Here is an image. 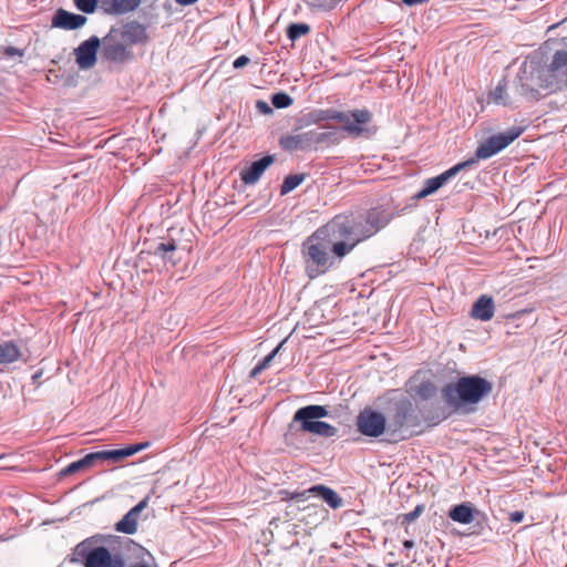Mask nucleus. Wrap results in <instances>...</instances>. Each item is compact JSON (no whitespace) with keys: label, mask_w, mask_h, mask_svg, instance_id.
<instances>
[{"label":"nucleus","mask_w":567,"mask_h":567,"mask_svg":"<svg viewBox=\"0 0 567 567\" xmlns=\"http://www.w3.org/2000/svg\"><path fill=\"white\" fill-rule=\"evenodd\" d=\"M75 555L82 560L84 567H126L122 554L111 551L104 546H94L91 538L76 545ZM127 567H157L151 559H138Z\"/></svg>","instance_id":"39448f33"},{"label":"nucleus","mask_w":567,"mask_h":567,"mask_svg":"<svg viewBox=\"0 0 567 567\" xmlns=\"http://www.w3.org/2000/svg\"><path fill=\"white\" fill-rule=\"evenodd\" d=\"M403 547L406 548V549H411L414 547V542L413 540H410V539H406L403 542Z\"/></svg>","instance_id":"a18cd8bd"},{"label":"nucleus","mask_w":567,"mask_h":567,"mask_svg":"<svg viewBox=\"0 0 567 567\" xmlns=\"http://www.w3.org/2000/svg\"><path fill=\"white\" fill-rule=\"evenodd\" d=\"M262 114H271L274 109H260Z\"/></svg>","instance_id":"de8ad7c7"},{"label":"nucleus","mask_w":567,"mask_h":567,"mask_svg":"<svg viewBox=\"0 0 567 567\" xmlns=\"http://www.w3.org/2000/svg\"><path fill=\"white\" fill-rule=\"evenodd\" d=\"M423 508L422 506H416L412 512H409L406 514L402 515V524H411L413 520H415L420 514L422 513Z\"/></svg>","instance_id":"2f4dec72"},{"label":"nucleus","mask_w":567,"mask_h":567,"mask_svg":"<svg viewBox=\"0 0 567 567\" xmlns=\"http://www.w3.org/2000/svg\"><path fill=\"white\" fill-rule=\"evenodd\" d=\"M83 468H84V466H83L81 460H79V461H75V462H72L71 464H69L63 470V474L70 475V474L76 473Z\"/></svg>","instance_id":"473e14b6"},{"label":"nucleus","mask_w":567,"mask_h":567,"mask_svg":"<svg viewBox=\"0 0 567 567\" xmlns=\"http://www.w3.org/2000/svg\"><path fill=\"white\" fill-rule=\"evenodd\" d=\"M523 312H524V311L515 312V313H513L511 317H512V318L517 319V318H519V317H520V315H522Z\"/></svg>","instance_id":"09e8293b"},{"label":"nucleus","mask_w":567,"mask_h":567,"mask_svg":"<svg viewBox=\"0 0 567 567\" xmlns=\"http://www.w3.org/2000/svg\"><path fill=\"white\" fill-rule=\"evenodd\" d=\"M95 456L97 461H106L109 460V451H97L95 452Z\"/></svg>","instance_id":"ea45409f"},{"label":"nucleus","mask_w":567,"mask_h":567,"mask_svg":"<svg viewBox=\"0 0 567 567\" xmlns=\"http://www.w3.org/2000/svg\"><path fill=\"white\" fill-rule=\"evenodd\" d=\"M567 66V51L558 50L554 53L551 62L549 64V70L551 72H556Z\"/></svg>","instance_id":"a878e982"},{"label":"nucleus","mask_w":567,"mask_h":567,"mask_svg":"<svg viewBox=\"0 0 567 567\" xmlns=\"http://www.w3.org/2000/svg\"><path fill=\"white\" fill-rule=\"evenodd\" d=\"M305 3L311 9L326 8L327 0H303Z\"/></svg>","instance_id":"f704fd0d"},{"label":"nucleus","mask_w":567,"mask_h":567,"mask_svg":"<svg viewBox=\"0 0 567 567\" xmlns=\"http://www.w3.org/2000/svg\"><path fill=\"white\" fill-rule=\"evenodd\" d=\"M272 155L264 156L262 158L254 162L250 166L240 172V179L245 184H255L264 174V172L274 163Z\"/></svg>","instance_id":"2eb2a0df"},{"label":"nucleus","mask_w":567,"mask_h":567,"mask_svg":"<svg viewBox=\"0 0 567 567\" xmlns=\"http://www.w3.org/2000/svg\"><path fill=\"white\" fill-rule=\"evenodd\" d=\"M528 127V123L522 120L518 124H515L507 128L505 132H501L487 137L484 142H482L475 151V157L468 161L458 163L453 167L449 168L444 173L427 178L424 182L423 188L415 195L417 199L425 198L426 196L435 193L439 188H441L450 178L455 176L458 172H461L464 167L476 163L478 159H487L508 145H511L514 141H516Z\"/></svg>","instance_id":"f03ea898"},{"label":"nucleus","mask_w":567,"mask_h":567,"mask_svg":"<svg viewBox=\"0 0 567 567\" xmlns=\"http://www.w3.org/2000/svg\"><path fill=\"white\" fill-rule=\"evenodd\" d=\"M40 375H41V373L39 372V373H35L32 378L35 381V380H39Z\"/></svg>","instance_id":"8fccbe9b"},{"label":"nucleus","mask_w":567,"mask_h":567,"mask_svg":"<svg viewBox=\"0 0 567 567\" xmlns=\"http://www.w3.org/2000/svg\"><path fill=\"white\" fill-rule=\"evenodd\" d=\"M255 106H269V105L266 101L258 100V101H256Z\"/></svg>","instance_id":"49530a36"},{"label":"nucleus","mask_w":567,"mask_h":567,"mask_svg":"<svg viewBox=\"0 0 567 567\" xmlns=\"http://www.w3.org/2000/svg\"><path fill=\"white\" fill-rule=\"evenodd\" d=\"M302 136L296 135V136H284L280 140V144L285 150L293 151L298 148H302Z\"/></svg>","instance_id":"bb28decb"},{"label":"nucleus","mask_w":567,"mask_h":567,"mask_svg":"<svg viewBox=\"0 0 567 567\" xmlns=\"http://www.w3.org/2000/svg\"><path fill=\"white\" fill-rule=\"evenodd\" d=\"M475 514H477V509L470 502L455 505L449 511V517L460 524H471Z\"/></svg>","instance_id":"f3484780"},{"label":"nucleus","mask_w":567,"mask_h":567,"mask_svg":"<svg viewBox=\"0 0 567 567\" xmlns=\"http://www.w3.org/2000/svg\"><path fill=\"white\" fill-rule=\"evenodd\" d=\"M334 120L339 127L352 137H371L377 133L372 114L367 109H352L343 112L330 110H313L297 122L298 128L318 124L321 121Z\"/></svg>","instance_id":"7ed1b4c3"},{"label":"nucleus","mask_w":567,"mask_h":567,"mask_svg":"<svg viewBox=\"0 0 567 567\" xmlns=\"http://www.w3.org/2000/svg\"><path fill=\"white\" fill-rule=\"evenodd\" d=\"M421 421L415 413L411 402L406 401L399 404L388 424V435L391 442L409 440L414 435L422 433Z\"/></svg>","instance_id":"423d86ee"},{"label":"nucleus","mask_w":567,"mask_h":567,"mask_svg":"<svg viewBox=\"0 0 567 567\" xmlns=\"http://www.w3.org/2000/svg\"><path fill=\"white\" fill-rule=\"evenodd\" d=\"M307 494H309L308 489L303 491V492H297V493H292L287 489H282L279 492L281 501H287V499L305 501L307 498Z\"/></svg>","instance_id":"c756f323"},{"label":"nucleus","mask_w":567,"mask_h":567,"mask_svg":"<svg viewBox=\"0 0 567 567\" xmlns=\"http://www.w3.org/2000/svg\"><path fill=\"white\" fill-rule=\"evenodd\" d=\"M310 32V25L303 22L291 23L287 28V37L291 41H296L302 35H306Z\"/></svg>","instance_id":"b1692460"},{"label":"nucleus","mask_w":567,"mask_h":567,"mask_svg":"<svg viewBox=\"0 0 567 567\" xmlns=\"http://www.w3.org/2000/svg\"><path fill=\"white\" fill-rule=\"evenodd\" d=\"M524 516H525L524 512L516 511V512L511 513L509 519L513 523H520L524 519Z\"/></svg>","instance_id":"e433bc0d"},{"label":"nucleus","mask_w":567,"mask_h":567,"mask_svg":"<svg viewBox=\"0 0 567 567\" xmlns=\"http://www.w3.org/2000/svg\"><path fill=\"white\" fill-rule=\"evenodd\" d=\"M358 431L370 437H378L388 431L386 420L382 413L371 409H364L357 416Z\"/></svg>","instance_id":"1a4fd4ad"},{"label":"nucleus","mask_w":567,"mask_h":567,"mask_svg":"<svg viewBox=\"0 0 567 567\" xmlns=\"http://www.w3.org/2000/svg\"><path fill=\"white\" fill-rule=\"evenodd\" d=\"M329 415V411L323 405H306L298 409L292 422L299 423L300 431L310 433L322 437H332L338 433V429L320 419Z\"/></svg>","instance_id":"0eeeda50"},{"label":"nucleus","mask_w":567,"mask_h":567,"mask_svg":"<svg viewBox=\"0 0 567 567\" xmlns=\"http://www.w3.org/2000/svg\"><path fill=\"white\" fill-rule=\"evenodd\" d=\"M21 357V351L18 346L12 341L0 343V364H9L18 361Z\"/></svg>","instance_id":"4be33fe9"},{"label":"nucleus","mask_w":567,"mask_h":567,"mask_svg":"<svg viewBox=\"0 0 567 567\" xmlns=\"http://www.w3.org/2000/svg\"><path fill=\"white\" fill-rule=\"evenodd\" d=\"M309 494L320 496L333 509L342 505V498L331 488L323 485H316L308 489Z\"/></svg>","instance_id":"6ab92c4d"},{"label":"nucleus","mask_w":567,"mask_h":567,"mask_svg":"<svg viewBox=\"0 0 567 567\" xmlns=\"http://www.w3.org/2000/svg\"><path fill=\"white\" fill-rule=\"evenodd\" d=\"M429 0H402V2L405 4V6H409V7H412V6H416V4H422V3H425L427 2Z\"/></svg>","instance_id":"a19ab883"},{"label":"nucleus","mask_w":567,"mask_h":567,"mask_svg":"<svg viewBox=\"0 0 567 567\" xmlns=\"http://www.w3.org/2000/svg\"><path fill=\"white\" fill-rule=\"evenodd\" d=\"M100 47V38L92 35L74 49L75 61L80 69L89 70L95 65L96 54Z\"/></svg>","instance_id":"9b49d317"},{"label":"nucleus","mask_w":567,"mask_h":567,"mask_svg":"<svg viewBox=\"0 0 567 567\" xmlns=\"http://www.w3.org/2000/svg\"><path fill=\"white\" fill-rule=\"evenodd\" d=\"M150 446L148 442L132 444L124 449L109 451V460L120 462L128 456H132Z\"/></svg>","instance_id":"412c9836"},{"label":"nucleus","mask_w":567,"mask_h":567,"mask_svg":"<svg viewBox=\"0 0 567 567\" xmlns=\"http://www.w3.org/2000/svg\"><path fill=\"white\" fill-rule=\"evenodd\" d=\"M101 55L113 64H124L133 60L134 54L126 43L117 35V29L112 28L101 41Z\"/></svg>","instance_id":"6e6552de"},{"label":"nucleus","mask_w":567,"mask_h":567,"mask_svg":"<svg viewBox=\"0 0 567 567\" xmlns=\"http://www.w3.org/2000/svg\"><path fill=\"white\" fill-rule=\"evenodd\" d=\"M176 3H178L179 6H190V4H194L195 2H197V0H175Z\"/></svg>","instance_id":"37998d69"},{"label":"nucleus","mask_w":567,"mask_h":567,"mask_svg":"<svg viewBox=\"0 0 567 567\" xmlns=\"http://www.w3.org/2000/svg\"><path fill=\"white\" fill-rule=\"evenodd\" d=\"M493 391V383L480 375H465L444 385L442 399L449 408L460 410L475 406Z\"/></svg>","instance_id":"20e7f679"},{"label":"nucleus","mask_w":567,"mask_h":567,"mask_svg":"<svg viewBox=\"0 0 567 567\" xmlns=\"http://www.w3.org/2000/svg\"><path fill=\"white\" fill-rule=\"evenodd\" d=\"M6 53L8 55H14V54H20L21 55V52L17 48H13V47L7 48Z\"/></svg>","instance_id":"c03bdc74"},{"label":"nucleus","mask_w":567,"mask_h":567,"mask_svg":"<svg viewBox=\"0 0 567 567\" xmlns=\"http://www.w3.org/2000/svg\"><path fill=\"white\" fill-rule=\"evenodd\" d=\"M262 368L257 364L251 371H250V377L251 378H256L258 374H260L262 372Z\"/></svg>","instance_id":"79ce46f5"},{"label":"nucleus","mask_w":567,"mask_h":567,"mask_svg":"<svg viewBox=\"0 0 567 567\" xmlns=\"http://www.w3.org/2000/svg\"><path fill=\"white\" fill-rule=\"evenodd\" d=\"M332 136H333V132H331V131L319 133L316 136V142H318V143L324 142V141L330 140Z\"/></svg>","instance_id":"4c0bfd02"},{"label":"nucleus","mask_w":567,"mask_h":567,"mask_svg":"<svg viewBox=\"0 0 567 567\" xmlns=\"http://www.w3.org/2000/svg\"><path fill=\"white\" fill-rule=\"evenodd\" d=\"M150 497L146 496L138 504L132 507L121 520H118L114 529L118 533L133 535L137 532L138 520L142 512L147 507Z\"/></svg>","instance_id":"f8f14e48"},{"label":"nucleus","mask_w":567,"mask_h":567,"mask_svg":"<svg viewBox=\"0 0 567 567\" xmlns=\"http://www.w3.org/2000/svg\"><path fill=\"white\" fill-rule=\"evenodd\" d=\"M117 35L127 47L143 44L148 40L146 27L137 21H128L121 29H117Z\"/></svg>","instance_id":"ddd939ff"},{"label":"nucleus","mask_w":567,"mask_h":567,"mask_svg":"<svg viewBox=\"0 0 567 567\" xmlns=\"http://www.w3.org/2000/svg\"><path fill=\"white\" fill-rule=\"evenodd\" d=\"M495 303L491 296L482 295L472 306L471 317L481 320L488 321L494 317Z\"/></svg>","instance_id":"dca6fc26"},{"label":"nucleus","mask_w":567,"mask_h":567,"mask_svg":"<svg viewBox=\"0 0 567 567\" xmlns=\"http://www.w3.org/2000/svg\"><path fill=\"white\" fill-rule=\"evenodd\" d=\"M391 217L380 208L364 214H339L319 227L301 246L305 271L310 279L327 274L358 245L384 228Z\"/></svg>","instance_id":"f257e3e1"},{"label":"nucleus","mask_w":567,"mask_h":567,"mask_svg":"<svg viewBox=\"0 0 567 567\" xmlns=\"http://www.w3.org/2000/svg\"><path fill=\"white\" fill-rule=\"evenodd\" d=\"M75 7L84 13H93L96 9V0H73Z\"/></svg>","instance_id":"c85d7f7f"},{"label":"nucleus","mask_w":567,"mask_h":567,"mask_svg":"<svg viewBox=\"0 0 567 567\" xmlns=\"http://www.w3.org/2000/svg\"><path fill=\"white\" fill-rule=\"evenodd\" d=\"M96 461H97V458L95 456V452L89 453L84 457L81 458V462H82L84 468L94 465V463Z\"/></svg>","instance_id":"72a5a7b5"},{"label":"nucleus","mask_w":567,"mask_h":567,"mask_svg":"<svg viewBox=\"0 0 567 567\" xmlns=\"http://www.w3.org/2000/svg\"><path fill=\"white\" fill-rule=\"evenodd\" d=\"M178 249V246L174 239H169L167 241L159 243L154 250V255L161 257L165 261L171 262L175 266L179 259L174 257L175 251Z\"/></svg>","instance_id":"aec40b11"},{"label":"nucleus","mask_w":567,"mask_h":567,"mask_svg":"<svg viewBox=\"0 0 567 567\" xmlns=\"http://www.w3.org/2000/svg\"><path fill=\"white\" fill-rule=\"evenodd\" d=\"M272 106H290L292 99L286 92H277L271 96Z\"/></svg>","instance_id":"cd10ccee"},{"label":"nucleus","mask_w":567,"mask_h":567,"mask_svg":"<svg viewBox=\"0 0 567 567\" xmlns=\"http://www.w3.org/2000/svg\"><path fill=\"white\" fill-rule=\"evenodd\" d=\"M85 16L69 12L62 8L58 9L52 18L51 25L62 30H76L86 23Z\"/></svg>","instance_id":"4468645a"},{"label":"nucleus","mask_w":567,"mask_h":567,"mask_svg":"<svg viewBox=\"0 0 567 567\" xmlns=\"http://www.w3.org/2000/svg\"><path fill=\"white\" fill-rule=\"evenodd\" d=\"M518 82L520 84V92L523 95L535 99L538 95V89L543 87L540 78L538 75V70L533 64H527L526 62L519 69L517 75Z\"/></svg>","instance_id":"9d476101"},{"label":"nucleus","mask_w":567,"mask_h":567,"mask_svg":"<svg viewBox=\"0 0 567 567\" xmlns=\"http://www.w3.org/2000/svg\"><path fill=\"white\" fill-rule=\"evenodd\" d=\"M507 102L505 84L499 82L497 86L487 95V105H505Z\"/></svg>","instance_id":"5701e85b"},{"label":"nucleus","mask_w":567,"mask_h":567,"mask_svg":"<svg viewBox=\"0 0 567 567\" xmlns=\"http://www.w3.org/2000/svg\"><path fill=\"white\" fill-rule=\"evenodd\" d=\"M286 340L281 341L269 354H267L261 361H259L257 364H259L262 370L268 368L270 362L274 360V358L278 354L280 349L282 348Z\"/></svg>","instance_id":"7c9ffc66"},{"label":"nucleus","mask_w":567,"mask_h":567,"mask_svg":"<svg viewBox=\"0 0 567 567\" xmlns=\"http://www.w3.org/2000/svg\"><path fill=\"white\" fill-rule=\"evenodd\" d=\"M250 63V59L247 56V55H240L238 56L234 62H233V66L235 69H240L243 66H246L247 64Z\"/></svg>","instance_id":"c9c22d12"},{"label":"nucleus","mask_w":567,"mask_h":567,"mask_svg":"<svg viewBox=\"0 0 567 567\" xmlns=\"http://www.w3.org/2000/svg\"><path fill=\"white\" fill-rule=\"evenodd\" d=\"M305 179L302 174L288 175L280 187V194L286 195L297 188Z\"/></svg>","instance_id":"393cba45"},{"label":"nucleus","mask_w":567,"mask_h":567,"mask_svg":"<svg viewBox=\"0 0 567 567\" xmlns=\"http://www.w3.org/2000/svg\"><path fill=\"white\" fill-rule=\"evenodd\" d=\"M308 509H313V513L316 515L320 514V517L323 519L326 517V514H327V511L322 507H319V506H316V505H311V506H308L307 507Z\"/></svg>","instance_id":"58836bf2"},{"label":"nucleus","mask_w":567,"mask_h":567,"mask_svg":"<svg viewBox=\"0 0 567 567\" xmlns=\"http://www.w3.org/2000/svg\"><path fill=\"white\" fill-rule=\"evenodd\" d=\"M142 0H103L105 11L111 14H125L137 9Z\"/></svg>","instance_id":"a211bd4d"}]
</instances>
